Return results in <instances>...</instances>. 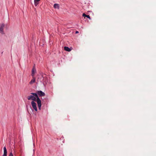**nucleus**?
I'll return each mask as SVG.
<instances>
[{"label":"nucleus","mask_w":156,"mask_h":156,"mask_svg":"<svg viewBox=\"0 0 156 156\" xmlns=\"http://www.w3.org/2000/svg\"><path fill=\"white\" fill-rule=\"evenodd\" d=\"M31 94H32L33 96H35L36 98V101L38 104V106L39 110H41V101L37 93H31Z\"/></svg>","instance_id":"obj_1"},{"label":"nucleus","mask_w":156,"mask_h":156,"mask_svg":"<svg viewBox=\"0 0 156 156\" xmlns=\"http://www.w3.org/2000/svg\"><path fill=\"white\" fill-rule=\"evenodd\" d=\"M31 104L32 107V108L34 109L35 111H37V108L36 104L34 101H31Z\"/></svg>","instance_id":"obj_2"},{"label":"nucleus","mask_w":156,"mask_h":156,"mask_svg":"<svg viewBox=\"0 0 156 156\" xmlns=\"http://www.w3.org/2000/svg\"><path fill=\"white\" fill-rule=\"evenodd\" d=\"M27 99L28 100H32L33 101H36V98L34 96L30 95L28 96L27 97Z\"/></svg>","instance_id":"obj_3"},{"label":"nucleus","mask_w":156,"mask_h":156,"mask_svg":"<svg viewBox=\"0 0 156 156\" xmlns=\"http://www.w3.org/2000/svg\"><path fill=\"white\" fill-rule=\"evenodd\" d=\"M36 72V69L35 68V66H34L32 70L31 75L33 77H34V75Z\"/></svg>","instance_id":"obj_4"},{"label":"nucleus","mask_w":156,"mask_h":156,"mask_svg":"<svg viewBox=\"0 0 156 156\" xmlns=\"http://www.w3.org/2000/svg\"><path fill=\"white\" fill-rule=\"evenodd\" d=\"M37 94L38 95H39L40 96H45V94L44 92H43L41 90H39L37 91Z\"/></svg>","instance_id":"obj_5"},{"label":"nucleus","mask_w":156,"mask_h":156,"mask_svg":"<svg viewBox=\"0 0 156 156\" xmlns=\"http://www.w3.org/2000/svg\"><path fill=\"white\" fill-rule=\"evenodd\" d=\"M4 25L3 24L0 25V32L2 34H4V32L3 31V28L4 27Z\"/></svg>","instance_id":"obj_6"},{"label":"nucleus","mask_w":156,"mask_h":156,"mask_svg":"<svg viewBox=\"0 0 156 156\" xmlns=\"http://www.w3.org/2000/svg\"><path fill=\"white\" fill-rule=\"evenodd\" d=\"M3 149L4 154L2 156H7V150L5 147H4Z\"/></svg>","instance_id":"obj_7"},{"label":"nucleus","mask_w":156,"mask_h":156,"mask_svg":"<svg viewBox=\"0 0 156 156\" xmlns=\"http://www.w3.org/2000/svg\"><path fill=\"white\" fill-rule=\"evenodd\" d=\"M40 0H34V4L35 6H36L38 5L39 3Z\"/></svg>","instance_id":"obj_8"},{"label":"nucleus","mask_w":156,"mask_h":156,"mask_svg":"<svg viewBox=\"0 0 156 156\" xmlns=\"http://www.w3.org/2000/svg\"><path fill=\"white\" fill-rule=\"evenodd\" d=\"M64 50H66V51H70L72 50V48H69L68 47L65 46Z\"/></svg>","instance_id":"obj_9"},{"label":"nucleus","mask_w":156,"mask_h":156,"mask_svg":"<svg viewBox=\"0 0 156 156\" xmlns=\"http://www.w3.org/2000/svg\"><path fill=\"white\" fill-rule=\"evenodd\" d=\"M53 6L55 9H59V4L57 3H55L54 4Z\"/></svg>","instance_id":"obj_10"},{"label":"nucleus","mask_w":156,"mask_h":156,"mask_svg":"<svg viewBox=\"0 0 156 156\" xmlns=\"http://www.w3.org/2000/svg\"><path fill=\"white\" fill-rule=\"evenodd\" d=\"M82 16H84V17H86L87 18H88L90 20L91 19V18L90 17V16L88 15H87L86 14L83 13L82 14Z\"/></svg>","instance_id":"obj_11"},{"label":"nucleus","mask_w":156,"mask_h":156,"mask_svg":"<svg viewBox=\"0 0 156 156\" xmlns=\"http://www.w3.org/2000/svg\"><path fill=\"white\" fill-rule=\"evenodd\" d=\"M35 80V79L33 77V78L32 79V80H31V81L30 82V84H32L33 83H34Z\"/></svg>","instance_id":"obj_12"},{"label":"nucleus","mask_w":156,"mask_h":156,"mask_svg":"<svg viewBox=\"0 0 156 156\" xmlns=\"http://www.w3.org/2000/svg\"><path fill=\"white\" fill-rule=\"evenodd\" d=\"M9 156H13L12 152H10L9 154Z\"/></svg>","instance_id":"obj_13"},{"label":"nucleus","mask_w":156,"mask_h":156,"mask_svg":"<svg viewBox=\"0 0 156 156\" xmlns=\"http://www.w3.org/2000/svg\"><path fill=\"white\" fill-rule=\"evenodd\" d=\"M79 33L78 31H76V34H77V33Z\"/></svg>","instance_id":"obj_14"}]
</instances>
